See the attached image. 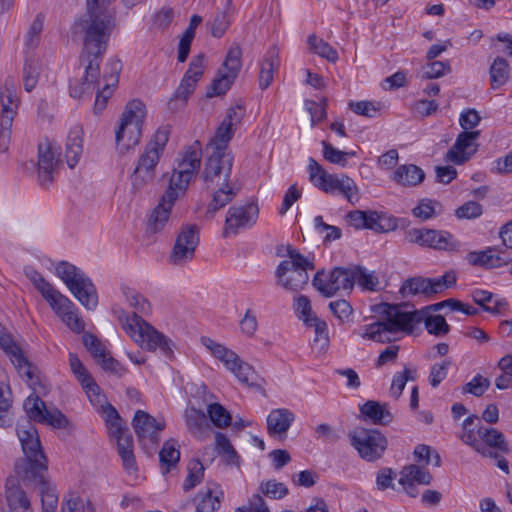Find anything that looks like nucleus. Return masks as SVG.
<instances>
[{
	"label": "nucleus",
	"mask_w": 512,
	"mask_h": 512,
	"mask_svg": "<svg viewBox=\"0 0 512 512\" xmlns=\"http://www.w3.org/2000/svg\"><path fill=\"white\" fill-rule=\"evenodd\" d=\"M61 512H94L91 504L79 496L71 495L62 503Z\"/></svg>",
	"instance_id": "680f3d73"
},
{
	"label": "nucleus",
	"mask_w": 512,
	"mask_h": 512,
	"mask_svg": "<svg viewBox=\"0 0 512 512\" xmlns=\"http://www.w3.org/2000/svg\"><path fill=\"white\" fill-rule=\"evenodd\" d=\"M308 321L305 325L314 329V343L318 345V349H325L328 345V327L326 322L317 316Z\"/></svg>",
	"instance_id": "864d4df0"
},
{
	"label": "nucleus",
	"mask_w": 512,
	"mask_h": 512,
	"mask_svg": "<svg viewBox=\"0 0 512 512\" xmlns=\"http://www.w3.org/2000/svg\"><path fill=\"white\" fill-rule=\"evenodd\" d=\"M159 160L156 159V154L142 153L139 157L138 163L134 168L130 180L134 192L141 190L155 177V168Z\"/></svg>",
	"instance_id": "393cba45"
},
{
	"label": "nucleus",
	"mask_w": 512,
	"mask_h": 512,
	"mask_svg": "<svg viewBox=\"0 0 512 512\" xmlns=\"http://www.w3.org/2000/svg\"><path fill=\"white\" fill-rule=\"evenodd\" d=\"M81 386L92 405L102 409L105 414L109 434L116 441L117 451L124 469L130 474L134 473L137 466L133 452V438L129 429L123 425L118 411L108 403L106 396L93 378Z\"/></svg>",
	"instance_id": "39448f33"
},
{
	"label": "nucleus",
	"mask_w": 512,
	"mask_h": 512,
	"mask_svg": "<svg viewBox=\"0 0 512 512\" xmlns=\"http://www.w3.org/2000/svg\"><path fill=\"white\" fill-rule=\"evenodd\" d=\"M451 71L448 62L433 61L423 67L422 77L424 79H435L448 74Z\"/></svg>",
	"instance_id": "e2e57ef3"
},
{
	"label": "nucleus",
	"mask_w": 512,
	"mask_h": 512,
	"mask_svg": "<svg viewBox=\"0 0 512 512\" xmlns=\"http://www.w3.org/2000/svg\"><path fill=\"white\" fill-rule=\"evenodd\" d=\"M509 77V66L508 62L502 58L497 57L493 61L490 67V79H491V87L493 89H497L503 86Z\"/></svg>",
	"instance_id": "37998d69"
},
{
	"label": "nucleus",
	"mask_w": 512,
	"mask_h": 512,
	"mask_svg": "<svg viewBox=\"0 0 512 512\" xmlns=\"http://www.w3.org/2000/svg\"><path fill=\"white\" fill-rule=\"evenodd\" d=\"M23 481L39 487L43 512H56L58 494L54 484L46 478L45 472L37 473Z\"/></svg>",
	"instance_id": "cd10ccee"
},
{
	"label": "nucleus",
	"mask_w": 512,
	"mask_h": 512,
	"mask_svg": "<svg viewBox=\"0 0 512 512\" xmlns=\"http://www.w3.org/2000/svg\"><path fill=\"white\" fill-rule=\"evenodd\" d=\"M308 172L310 181L314 186L328 194H341L351 204L359 201V191L355 181L349 176L342 174L327 173L323 167L313 158H309Z\"/></svg>",
	"instance_id": "9b49d317"
},
{
	"label": "nucleus",
	"mask_w": 512,
	"mask_h": 512,
	"mask_svg": "<svg viewBox=\"0 0 512 512\" xmlns=\"http://www.w3.org/2000/svg\"><path fill=\"white\" fill-rule=\"evenodd\" d=\"M82 129L80 127H74L70 130L67 136L65 157L67 164L70 168H74L78 163L82 152H83V139Z\"/></svg>",
	"instance_id": "c9c22d12"
},
{
	"label": "nucleus",
	"mask_w": 512,
	"mask_h": 512,
	"mask_svg": "<svg viewBox=\"0 0 512 512\" xmlns=\"http://www.w3.org/2000/svg\"><path fill=\"white\" fill-rule=\"evenodd\" d=\"M44 16L38 14L33 22L31 23L28 32L26 34L25 45L27 47L28 54L38 46L41 32L43 30Z\"/></svg>",
	"instance_id": "3c124183"
},
{
	"label": "nucleus",
	"mask_w": 512,
	"mask_h": 512,
	"mask_svg": "<svg viewBox=\"0 0 512 512\" xmlns=\"http://www.w3.org/2000/svg\"><path fill=\"white\" fill-rule=\"evenodd\" d=\"M289 490L284 483L276 480L263 481L259 485V493L271 498L282 499L288 494Z\"/></svg>",
	"instance_id": "6e6d98bb"
},
{
	"label": "nucleus",
	"mask_w": 512,
	"mask_h": 512,
	"mask_svg": "<svg viewBox=\"0 0 512 512\" xmlns=\"http://www.w3.org/2000/svg\"><path fill=\"white\" fill-rule=\"evenodd\" d=\"M426 247L435 250L456 251L459 249L460 243L449 232L428 229Z\"/></svg>",
	"instance_id": "72a5a7b5"
},
{
	"label": "nucleus",
	"mask_w": 512,
	"mask_h": 512,
	"mask_svg": "<svg viewBox=\"0 0 512 512\" xmlns=\"http://www.w3.org/2000/svg\"><path fill=\"white\" fill-rule=\"evenodd\" d=\"M0 349L3 352H23L24 347L20 341V339L10 333L1 323H0Z\"/></svg>",
	"instance_id": "13d9d810"
},
{
	"label": "nucleus",
	"mask_w": 512,
	"mask_h": 512,
	"mask_svg": "<svg viewBox=\"0 0 512 512\" xmlns=\"http://www.w3.org/2000/svg\"><path fill=\"white\" fill-rule=\"evenodd\" d=\"M329 308L341 323L348 321L353 312L350 303L343 299L330 302Z\"/></svg>",
	"instance_id": "338daca9"
},
{
	"label": "nucleus",
	"mask_w": 512,
	"mask_h": 512,
	"mask_svg": "<svg viewBox=\"0 0 512 512\" xmlns=\"http://www.w3.org/2000/svg\"><path fill=\"white\" fill-rule=\"evenodd\" d=\"M132 425L139 442L144 447L156 445L160 440V432L165 428L164 421H158L143 410L135 412Z\"/></svg>",
	"instance_id": "aec40b11"
},
{
	"label": "nucleus",
	"mask_w": 512,
	"mask_h": 512,
	"mask_svg": "<svg viewBox=\"0 0 512 512\" xmlns=\"http://www.w3.org/2000/svg\"><path fill=\"white\" fill-rule=\"evenodd\" d=\"M234 512H270L265 500L260 493L248 498L247 505L238 507Z\"/></svg>",
	"instance_id": "774afa93"
},
{
	"label": "nucleus",
	"mask_w": 512,
	"mask_h": 512,
	"mask_svg": "<svg viewBox=\"0 0 512 512\" xmlns=\"http://www.w3.org/2000/svg\"><path fill=\"white\" fill-rule=\"evenodd\" d=\"M6 506L0 505L7 512H32L31 503L25 491L20 487L15 478H8L6 481Z\"/></svg>",
	"instance_id": "a878e982"
},
{
	"label": "nucleus",
	"mask_w": 512,
	"mask_h": 512,
	"mask_svg": "<svg viewBox=\"0 0 512 512\" xmlns=\"http://www.w3.org/2000/svg\"><path fill=\"white\" fill-rule=\"evenodd\" d=\"M123 295L129 305L136 310L130 315L119 316L123 330L141 348L149 352H173L179 345L145 321L138 313L148 314L151 311L149 301L138 291L129 287L122 288Z\"/></svg>",
	"instance_id": "20e7f679"
},
{
	"label": "nucleus",
	"mask_w": 512,
	"mask_h": 512,
	"mask_svg": "<svg viewBox=\"0 0 512 512\" xmlns=\"http://www.w3.org/2000/svg\"><path fill=\"white\" fill-rule=\"evenodd\" d=\"M39 73V61L34 59L32 54H28V52H26V58L23 67V82L24 88L27 92H31L35 88L38 82Z\"/></svg>",
	"instance_id": "ea45409f"
},
{
	"label": "nucleus",
	"mask_w": 512,
	"mask_h": 512,
	"mask_svg": "<svg viewBox=\"0 0 512 512\" xmlns=\"http://www.w3.org/2000/svg\"><path fill=\"white\" fill-rule=\"evenodd\" d=\"M218 187L214 193L211 202L207 208V215L213 216V214L224 208L228 203H230L237 195L238 189H235L230 184L227 185H214Z\"/></svg>",
	"instance_id": "e433bc0d"
},
{
	"label": "nucleus",
	"mask_w": 512,
	"mask_h": 512,
	"mask_svg": "<svg viewBox=\"0 0 512 512\" xmlns=\"http://www.w3.org/2000/svg\"><path fill=\"white\" fill-rule=\"evenodd\" d=\"M233 155L230 151H212L209 155L201 177L207 187L227 185L232 172Z\"/></svg>",
	"instance_id": "dca6fc26"
},
{
	"label": "nucleus",
	"mask_w": 512,
	"mask_h": 512,
	"mask_svg": "<svg viewBox=\"0 0 512 512\" xmlns=\"http://www.w3.org/2000/svg\"><path fill=\"white\" fill-rule=\"evenodd\" d=\"M360 412L374 424L385 425L392 421L393 417L386 403L369 400L360 406Z\"/></svg>",
	"instance_id": "f704fd0d"
},
{
	"label": "nucleus",
	"mask_w": 512,
	"mask_h": 512,
	"mask_svg": "<svg viewBox=\"0 0 512 512\" xmlns=\"http://www.w3.org/2000/svg\"><path fill=\"white\" fill-rule=\"evenodd\" d=\"M353 266L334 267L328 273L317 271L312 284L323 296L332 297L338 293L350 294L354 289Z\"/></svg>",
	"instance_id": "f8f14e48"
},
{
	"label": "nucleus",
	"mask_w": 512,
	"mask_h": 512,
	"mask_svg": "<svg viewBox=\"0 0 512 512\" xmlns=\"http://www.w3.org/2000/svg\"><path fill=\"white\" fill-rule=\"evenodd\" d=\"M222 497L223 491L218 484L201 490L195 497V512H215L220 507Z\"/></svg>",
	"instance_id": "7c9ffc66"
},
{
	"label": "nucleus",
	"mask_w": 512,
	"mask_h": 512,
	"mask_svg": "<svg viewBox=\"0 0 512 512\" xmlns=\"http://www.w3.org/2000/svg\"><path fill=\"white\" fill-rule=\"evenodd\" d=\"M204 54L194 56L189 64V68L185 72L178 88L174 93V98L187 101L188 97L194 92L197 82L204 72Z\"/></svg>",
	"instance_id": "b1692460"
},
{
	"label": "nucleus",
	"mask_w": 512,
	"mask_h": 512,
	"mask_svg": "<svg viewBox=\"0 0 512 512\" xmlns=\"http://www.w3.org/2000/svg\"><path fill=\"white\" fill-rule=\"evenodd\" d=\"M477 434L485 447L491 451L497 450L502 453H508V442L502 432L491 427L479 426L477 428Z\"/></svg>",
	"instance_id": "473e14b6"
},
{
	"label": "nucleus",
	"mask_w": 512,
	"mask_h": 512,
	"mask_svg": "<svg viewBox=\"0 0 512 512\" xmlns=\"http://www.w3.org/2000/svg\"><path fill=\"white\" fill-rule=\"evenodd\" d=\"M490 380L480 374L474 376L463 387V393L472 394L475 397L482 396L489 388Z\"/></svg>",
	"instance_id": "052dcab7"
},
{
	"label": "nucleus",
	"mask_w": 512,
	"mask_h": 512,
	"mask_svg": "<svg viewBox=\"0 0 512 512\" xmlns=\"http://www.w3.org/2000/svg\"><path fill=\"white\" fill-rule=\"evenodd\" d=\"M483 208L482 206L475 201H468L458 207L455 211V215L459 219H475L482 215Z\"/></svg>",
	"instance_id": "69168bd1"
},
{
	"label": "nucleus",
	"mask_w": 512,
	"mask_h": 512,
	"mask_svg": "<svg viewBox=\"0 0 512 512\" xmlns=\"http://www.w3.org/2000/svg\"><path fill=\"white\" fill-rule=\"evenodd\" d=\"M47 303L69 329L75 333L84 331L85 323L79 316L76 306L68 297L58 292Z\"/></svg>",
	"instance_id": "4be33fe9"
},
{
	"label": "nucleus",
	"mask_w": 512,
	"mask_h": 512,
	"mask_svg": "<svg viewBox=\"0 0 512 512\" xmlns=\"http://www.w3.org/2000/svg\"><path fill=\"white\" fill-rule=\"evenodd\" d=\"M18 99L12 85L6 81L0 88V151L8 150L11 140V128L18 110Z\"/></svg>",
	"instance_id": "f3484780"
},
{
	"label": "nucleus",
	"mask_w": 512,
	"mask_h": 512,
	"mask_svg": "<svg viewBox=\"0 0 512 512\" xmlns=\"http://www.w3.org/2000/svg\"><path fill=\"white\" fill-rule=\"evenodd\" d=\"M477 430L475 431L473 428L463 430L462 435L460 436L461 440L466 444L472 447L476 452L481 454L483 457L488 458H497V452L491 451L477 438Z\"/></svg>",
	"instance_id": "8fccbe9b"
},
{
	"label": "nucleus",
	"mask_w": 512,
	"mask_h": 512,
	"mask_svg": "<svg viewBox=\"0 0 512 512\" xmlns=\"http://www.w3.org/2000/svg\"><path fill=\"white\" fill-rule=\"evenodd\" d=\"M25 275L33 283L42 297L48 302L59 292L41 273L31 267L25 268Z\"/></svg>",
	"instance_id": "58836bf2"
},
{
	"label": "nucleus",
	"mask_w": 512,
	"mask_h": 512,
	"mask_svg": "<svg viewBox=\"0 0 512 512\" xmlns=\"http://www.w3.org/2000/svg\"><path fill=\"white\" fill-rule=\"evenodd\" d=\"M391 179L403 187H416L425 179V172L414 164H403L396 168Z\"/></svg>",
	"instance_id": "c756f323"
},
{
	"label": "nucleus",
	"mask_w": 512,
	"mask_h": 512,
	"mask_svg": "<svg viewBox=\"0 0 512 512\" xmlns=\"http://www.w3.org/2000/svg\"><path fill=\"white\" fill-rule=\"evenodd\" d=\"M95 363L107 373L121 377L126 373V368L115 359L112 354H93Z\"/></svg>",
	"instance_id": "de8ad7c7"
},
{
	"label": "nucleus",
	"mask_w": 512,
	"mask_h": 512,
	"mask_svg": "<svg viewBox=\"0 0 512 512\" xmlns=\"http://www.w3.org/2000/svg\"><path fill=\"white\" fill-rule=\"evenodd\" d=\"M348 438L351 446L366 461L379 459L387 446L385 436L376 429L356 427L349 431Z\"/></svg>",
	"instance_id": "ddd939ff"
},
{
	"label": "nucleus",
	"mask_w": 512,
	"mask_h": 512,
	"mask_svg": "<svg viewBox=\"0 0 512 512\" xmlns=\"http://www.w3.org/2000/svg\"><path fill=\"white\" fill-rule=\"evenodd\" d=\"M285 250L289 260H283L277 266V284L289 292L301 291L308 284V271L315 269L314 263L291 245H287Z\"/></svg>",
	"instance_id": "0eeeda50"
},
{
	"label": "nucleus",
	"mask_w": 512,
	"mask_h": 512,
	"mask_svg": "<svg viewBox=\"0 0 512 512\" xmlns=\"http://www.w3.org/2000/svg\"><path fill=\"white\" fill-rule=\"evenodd\" d=\"M170 127L161 126L154 134L151 141L147 144L144 153L156 154V159H160V156L169 140Z\"/></svg>",
	"instance_id": "a18cd8bd"
},
{
	"label": "nucleus",
	"mask_w": 512,
	"mask_h": 512,
	"mask_svg": "<svg viewBox=\"0 0 512 512\" xmlns=\"http://www.w3.org/2000/svg\"><path fill=\"white\" fill-rule=\"evenodd\" d=\"M145 115V105L142 101L135 99L126 105L115 133L116 147L120 154H124L139 143Z\"/></svg>",
	"instance_id": "1a4fd4ad"
},
{
	"label": "nucleus",
	"mask_w": 512,
	"mask_h": 512,
	"mask_svg": "<svg viewBox=\"0 0 512 512\" xmlns=\"http://www.w3.org/2000/svg\"><path fill=\"white\" fill-rule=\"evenodd\" d=\"M280 60L278 53L275 49L267 52L260 68L259 86L261 89H266L273 81V73L279 68Z\"/></svg>",
	"instance_id": "4c0bfd02"
},
{
	"label": "nucleus",
	"mask_w": 512,
	"mask_h": 512,
	"mask_svg": "<svg viewBox=\"0 0 512 512\" xmlns=\"http://www.w3.org/2000/svg\"><path fill=\"white\" fill-rule=\"evenodd\" d=\"M59 166V152L49 141L38 145L37 177L42 187H48L54 181Z\"/></svg>",
	"instance_id": "6ab92c4d"
},
{
	"label": "nucleus",
	"mask_w": 512,
	"mask_h": 512,
	"mask_svg": "<svg viewBox=\"0 0 512 512\" xmlns=\"http://www.w3.org/2000/svg\"><path fill=\"white\" fill-rule=\"evenodd\" d=\"M176 200L166 198V192L162 196L159 204L155 207L150 215L148 229L153 232H159L164 229L168 223L171 208Z\"/></svg>",
	"instance_id": "2f4dec72"
},
{
	"label": "nucleus",
	"mask_w": 512,
	"mask_h": 512,
	"mask_svg": "<svg viewBox=\"0 0 512 512\" xmlns=\"http://www.w3.org/2000/svg\"><path fill=\"white\" fill-rule=\"evenodd\" d=\"M199 244V229L196 225H186L178 234L169 256L175 266H182L191 261Z\"/></svg>",
	"instance_id": "a211bd4d"
},
{
	"label": "nucleus",
	"mask_w": 512,
	"mask_h": 512,
	"mask_svg": "<svg viewBox=\"0 0 512 512\" xmlns=\"http://www.w3.org/2000/svg\"><path fill=\"white\" fill-rule=\"evenodd\" d=\"M494 248L488 247L481 251H471L466 255V260L472 266H478L489 269L491 259V252H494Z\"/></svg>",
	"instance_id": "0e129e2a"
},
{
	"label": "nucleus",
	"mask_w": 512,
	"mask_h": 512,
	"mask_svg": "<svg viewBox=\"0 0 512 512\" xmlns=\"http://www.w3.org/2000/svg\"><path fill=\"white\" fill-rule=\"evenodd\" d=\"M17 436L21 443L24 458L15 463V472L21 480L47 470V458L42 450L35 426L26 420L17 425Z\"/></svg>",
	"instance_id": "423d86ee"
},
{
	"label": "nucleus",
	"mask_w": 512,
	"mask_h": 512,
	"mask_svg": "<svg viewBox=\"0 0 512 512\" xmlns=\"http://www.w3.org/2000/svg\"><path fill=\"white\" fill-rule=\"evenodd\" d=\"M113 0H87V12L76 25L84 33L82 56L88 61L85 75L70 84V96L83 98L98 89L99 60L107 48L114 27V18L107 5Z\"/></svg>",
	"instance_id": "f257e3e1"
},
{
	"label": "nucleus",
	"mask_w": 512,
	"mask_h": 512,
	"mask_svg": "<svg viewBox=\"0 0 512 512\" xmlns=\"http://www.w3.org/2000/svg\"><path fill=\"white\" fill-rule=\"evenodd\" d=\"M185 420L189 431L193 434L201 432L203 427L208 425L205 413L195 408L186 409Z\"/></svg>",
	"instance_id": "603ef678"
},
{
	"label": "nucleus",
	"mask_w": 512,
	"mask_h": 512,
	"mask_svg": "<svg viewBox=\"0 0 512 512\" xmlns=\"http://www.w3.org/2000/svg\"><path fill=\"white\" fill-rule=\"evenodd\" d=\"M202 149L198 141L188 146L181 154V159L169 180L166 198L177 200L184 195L192 177L198 172L201 164Z\"/></svg>",
	"instance_id": "9d476101"
},
{
	"label": "nucleus",
	"mask_w": 512,
	"mask_h": 512,
	"mask_svg": "<svg viewBox=\"0 0 512 512\" xmlns=\"http://www.w3.org/2000/svg\"><path fill=\"white\" fill-rule=\"evenodd\" d=\"M383 321L365 326L362 337L379 343L398 340L403 334H412L415 326L424 323L429 334L444 336L450 326L442 315H431L425 310L406 311L402 306L385 304L382 311Z\"/></svg>",
	"instance_id": "f03ea898"
},
{
	"label": "nucleus",
	"mask_w": 512,
	"mask_h": 512,
	"mask_svg": "<svg viewBox=\"0 0 512 512\" xmlns=\"http://www.w3.org/2000/svg\"><path fill=\"white\" fill-rule=\"evenodd\" d=\"M308 44L314 53L328 61L336 62L338 60L337 51L328 42L318 38L316 35H310L308 37Z\"/></svg>",
	"instance_id": "09e8293b"
},
{
	"label": "nucleus",
	"mask_w": 512,
	"mask_h": 512,
	"mask_svg": "<svg viewBox=\"0 0 512 512\" xmlns=\"http://www.w3.org/2000/svg\"><path fill=\"white\" fill-rule=\"evenodd\" d=\"M179 459L180 452L177 442L173 439L166 441L159 452V460L162 467H166V471L168 472L178 463Z\"/></svg>",
	"instance_id": "c03bdc74"
},
{
	"label": "nucleus",
	"mask_w": 512,
	"mask_h": 512,
	"mask_svg": "<svg viewBox=\"0 0 512 512\" xmlns=\"http://www.w3.org/2000/svg\"><path fill=\"white\" fill-rule=\"evenodd\" d=\"M241 56L242 50L240 46L237 44L232 45L218 70L217 77L214 78L207 91V96L222 95L230 89L242 67Z\"/></svg>",
	"instance_id": "2eb2a0df"
},
{
	"label": "nucleus",
	"mask_w": 512,
	"mask_h": 512,
	"mask_svg": "<svg viewBox=\"0 0 512 512\" xmlns=\"http://www.w3.org/2000/svg\"><path fill=\"white\" fill-rule=\"evenodd\" d=\"M219 360L241 383L253 385L256 382L253 367L241 360L238 354H220Z\"/></svg>",
	"instance_id": "c85d7f7f"
},
{
	"label": "nucleus",
	"mask_w": 512,
	"mask_h": 512,
	"mask_svg": "<svg viewBox=\"0 0 512 512\" xmlns=\"http://www.w3.org/2000/svg\"><path fill=\"white\" fill-rule=\"evenodd\" d=\"M207 411L215 426L222 428L230 425L231 415L222 405L218 403L210 404Z\"/></svg>",
	"instance_id": "bf43d9fd"
},
{
	"label": "nucleus",
	"mask_w": 512,
	"mask_h": 512,
	"mask_svg": "<svg viewBox=\"0 0 512 512\" xmlns=\"http://www.w3.org/2000/svg\"><path fill=\"white\" fill-rule=\"evenodd\" d=\"M431 480L432 476L428 470L414 464L405 466L401 470L399 478V482H404L405 484H407L408 481H411L422 485H428Z\"/></svg>",
	"instance_id": "a19ab883"
},
{
	"label": "nucleus",
	"mask_w": 512,
	"mask_h": 512,
	"mask_svg": "<svg viewBox=\"0 0 512 512\" xmlns=\"http://www.w3.org/2000/svg\"><path fill=\"white\" fill-rule=\"evenodd\" d=\"M354 285L357 283L363 290L376 291L379 279L374 272L367 271L360 265H353Z\"/></svg>",
	"instance_id": "79ce46f5"
},
{
	"label": "nucleus",
	"mask_w": 512,
	"mask_h": 512,
	"mask_svg": "<svg viewBox=\"0 0 512 512\" xmlns=\"http://www.w3.org/2000/svg\"><path fill=\"white\" fill-rule=\"evenodd\" d=\"M236 128L226 124V122H221L219 127L216 130L215 136L211 140L209 146L212 150H227V145L229 141L232 139Z\"/></svg>",
	"instance_id": "49530a36"
},
{
	"label": "nucleus",
	"mask_w": 512,
	"mask_h": 512,
	"mask_svg": "<svg viewBox=\"0 0 512 512\" xmlns=\"http://www.w3.org/2000/svg\"><path fill=\"white\" fill-rule=\"evenodd\" d=\"M479 135V131H462L459 133L454 145L446 153V160L457 165L468 161L477 151L475 141Z\"/></svg>",
	"instance_id": "5701e85b"
},
{
	"label": "nucleus",
	"mask_w": 512,
	"mask_h": 512,
	"mask_svg": "<svg viewBox=\"0 0 512 512\" xmlns=\"http://www.w3.org/2000/svg\"><path fill=\"white\" fill-rule=\"evenodd\" d=\"M55 271L82 306L88 310H94L97 307L96 288L81 269L69 262L61 261L56 265Z\"/></svg>",
	"instance_id": "6e6552de"
},
{
	"label": "nucleus",
	"mask_w": 512,
	"mask_h": 512,
	"mask_svg": "<svg viewBox=\"0 0 512 512\" xmlns=\"http://www.w3.org/2000/svg\"><path fill=\"white\" fill-rule=\"evenodd\" d=\"M204 464L200 460H192L188 464V475L184 481L183 488L190 490L198 485L204 476Z\"/></svg>",
	"instance_id": "5fc2aeb1"
},
{
	"label": "nucleus",
	"mask_w": 512,
	"mask_h": 512,
	"mask_svg": "<svg viewBox=\"0 0 512 512\" xmlns=\"http://www.w3.org/2000/svg\"><path fill=\"white\" fill-rule=\"evenodd\" d=\"M9 359L19 377L33 390L23 404L29 419L58 429L67 427V417L59 409H48L41 399L49 392V384L40 369L26 354H9Z\"/></svg>",
	"instance_id": "7ed1b4c3"
},
{
	"label": "nucleus",
	"mask_w": 512,
	"mask_h": 512,
	"mask_svg": "<svg viewBox=\"0 0 512 512\" xmlns=\"http://www.w3.org/2000/svg\"><path fill=\"white\" fill-rule=\"evenodd\" d=\"M440 210L441 205L439 202L430 199H423L412 210V213L417 218L427 220L439 214Z\"/></svg>",
	"instance_id": "4d7b16f0"
},
{
	"label": "nucleus",
	"mask_w": 512,
	"mask_h": 512,
	"mask_svg": "<svg viewBox=\"0 0 512 512\" xmlns=\"http://www.w3.org/2000/svg\"><path fill=\"white\" fill-rule=\"evenodd\" d=\"M259 209L254 203L229 208L225 220L224 236L237 234L241 229L250 228L256 223Z\"/></svg>",
	"instance_id": "412c9836"
},
{
	"label": "nucleus",
	"mask_w": 512,
	"mask_h": 512,
	"mask_svg": "<svg viewBox=\"0 0 512 512\" xmlns=\"http://www.w3.org/2000/svg\"><path fill=\"white\" fill-rule=\"evenodd\" d=\"M456 281L457 276L453 270L447 271L442 276L435 278H427L423 276L411 277L405 280L400 288V293L403 296L421 294L430 298L455 286Z\"/></svg>",
	"instance_id": "4468645a"
},
{
	"label": "nucleus",
	"mask_w": 512,
	"mask_h": 512,
	"mask_svg": "<svg viewBox=\"0 0 512 512\" xmlns=\"http://www.w3.org/2000/svg\"><path fill=\"white\" fill-rule=\"evenodd\" d=\"M295 421V414L287 408L272 409L267 416V432L272 437L285 439Z\"/></svg>",
	"instance_id": "bb28decb"
}]
</instances>
